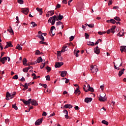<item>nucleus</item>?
Here are the masks:
<instances>
[{
  "label": "nucleus",
  "instance_id": "1",
  "mask_svg": "<svg viewBox=\"0 0 126 126\" xmlns=\"http://www.w3.org/2000/svg\"><path fill=\"white\" fill-rule=\"evenodd\" d=\"M63 18V16L61 15V14H59V15L58 17L56 15L51 17L48 20V23H51V25H54L55 23H56V19L57 21L62 20Z\"/></svg>",
  "mask_w": 126,
  "mask_h": 126
},
{
  "label": "nucleus",
  "instance_id": "2",
  "mask_svg": "<svg viewBox=\"0 0 126 126\" xmlns=\"http://www.w3.org/2000/svg\"><path fill=\"white\" fill-rule=\"evenodd\" d=\"M15 94H16V93L15 92H14L12 94H9V93H7L6 95V99L8 100H10V99H12L14 97V95H15Z\"/></svg>",
  "mask_w": 126,
  "mask_h": 126
},
{
  "label": "nucleus",
  "instance_id": "3",
  "mask_svg": "<svg viewBox=\"0 0 126 126\" xmlns=\"http://www.w3.org/2000/svg\"><path fill=\"white\" fill-rule=\"evenodd\" d=\"M91 70L92 71V73H97V71H99V69L97 68V65H92L91 66Z\"/></svg>",
  "mask_w": 126,
  "mask_h": 126
},
{
  "label": "nucleus",
  "instance_id": "4",
  "mask_svg": "<svg viewBox=\"0 0 126 126\" xmlns=\"http://www.w3.org/2000/svg\"><path fill=\"white\" fill-rule=\"evenodd\" d=\"M21 11L23 13H24V14H26L27 15L28 14V13L29 12V8H22L21 9Z\"/></svg>",
  "mask_w": 126,
  "mask_h": 126
},
{
  "label": "nucleus",
  "instance_id": "5",
  "mask_svg": "<svg viewBox=\"0 0 126 126\" xmlns=\"http://www.w3.org/2000/svg\"><path fill=\"white\" fill-rule=\"evenodd\" d=\"M21 101H22L23 103H24L25 105H30V104L31 103V101H32V99L30 98L28 100L21 99Z\"/></svg>",
  "mask_w": 126,
  "mask_h": 126
},
{
  "label": "nucleus",
  "instance_id": "6",
  "mask_svg": "<svg viewBox=\"0 0 126 126\" xmlns=\"http://www.w3.org/2000/svg\"><path fill=\"white\" fill-rule=\"evenodd\" d=\"M105 96H106V94H105L103 96V94H100L99 97V100L100 102H105V101H106V98L105 97Z\"/></svg>",
  "mask_w": 126,
  "mask_h": 126
},
{
  "label": "nucleus",
  "instance_id": "7",
  "mask_svg": "<svg viewBox=\"0 0 126 126\" xmlns=\"http://www.w3.org/2000/svg\"><path fill=\"white\" fill-rule=\"evenodd\" d=\"M63 62H56L55 65L56 68H58V67H61L62 65H63Z\"/></svg>",
  "mask_w": 126,
  "mask_h": 126
},
{
  "label": "nucleus",
  "instance_id": "8",
  "mask_svg": "<svg viewBox=\"0 0 126 126\" xmlns=\"http://www.w3.org/2000/svg\"><path fill=\"white\" fill-rule=\"evenodd\" d=\"M43 122V118H41L40 119H38L35 122V125L36 126H40L41 124H42Z\"/></svg>",
  "mask_w": 126,
  "mask_h": 126
},
{
  "label": "nucleus",
  "instance_id": "9",
  "mask_svg": "<svg viewBox=\"0 0 126 126\" xmlns=\"http://www.w3.org/2000/svg\"><path fill=\"white\" fill-rule=\"evenodd\" d=\"M5 61H7V58H6V57H4L2 58L0 57V62L2 63L3 64L5 63Z\"/></svg>",
  "mask_w": 126,
  "mask_h": 126
},
{
  "label": "nucleus",
  "instance_id": "10",
  "mask_svg": "<svg viewBox=\"0 0 126 126\" xmlns=\"http://www.w3.org/2000/svg\"><path fill=\"white\" fill-rule=\"evenodd\" d=\"M94 52L96 55H99L100 54V49L98 46H96L94 48Z\"/></svg>",
  "mask_w": 126,
  "mask_h": 126
},
{
  "label": "nucleus",
  "instance_id": "11",
  "mask_svg": "<svg viewBox=\"0 0 126 126\" xmlns=\"http://www.w3.org/2000/svg\"><path fill=\"white\" fill-rule=\"evenodd\" d=\"M81 92L79 91V86H78V88L75 90L74 94L75 95H80Z\"/></svg>",
  "mask_w": 126,
  "mask_h": 126
},
{
  "label": "nucleus",
  "instance_id": "12",
  "mask_svg": "<svg viewBox=\"0 0 126 126\" xmlns=\"http://www.w3.org/2000/svg\"><path fill=\"white\" fill-rule=\"evenodd\" d=\"M31 103L32 105V106H38V103L37 102V101L35 99H32Z\"/></svg>",
  "mask_w": 126,
  "mask_h": 126
},
{
  "label": "nucleus",
  "instance_id": "13",
  "mask_svg": "<svg viewBox=\"0 0 126 126\" xmlns=\"http://www.w3.org/2000/svg\"><path fill=\"white\" fill-rule=\"evenodd\" d=\"M106 22L107 23H112V24H115L117 22H116V20H115L114 19H111L110 20H107Z\"/></svg>",
  "mask_w": 126,
  "mask_h": 126
},
{
  "label": "nucleus",
  "instance_id": "14",
  "mask_svg": "<svg viewBox=\"0 0 126 126\" xmlns=\"http://www.w3.org/2000/svg\"><path fill=\"white\" fill-rule=\"evenodd\" d=\"M120 51L122 53H123V52H125V53H126V46H121Z\"/></svg>",
  "mask_w": 126,
  "mask_h": 126
},
{
  "label": "nucleus",
  "instance_id": "15",
  "mask_svg": "<svg viewBox=\"0 0 126 126\" xmlns=\"http://www.w3.org/2000/svg\"><path fill=\"white\" fill-rule=\"evenodd\" d=\"M92 98L91 97H86L85 99V102H86V103H89V102H91V101H92Z\"/></svg>",
  "mask_w": 126,
  "mask_h": 126
},
{
  "label": "nucleus",
  "instance_id": "16",
  "mask_svg": "<svg viewBox=\"0 0 126 126\" xmlns=\"http://www.w3.org/2000/svg\"><path fill=\"white\" fill-rule=\"evenodd\" d=\"M36 10L39 12V15H42L43 14V9L40 8H36Z\"/></svg>",
  "mask_w": 126,
  "mask_h": 126
},
{
  "label": "nucleus",
  "instance_id": "17",
  "mask_svg": "<svg viewBox=\"0 0 126 126\" xmlns=\"http://www.w3.org/2000/svg\"><path fill=\"white\" fill-rule=\"evenodd\" d=\"M66 73H67V71H63L61 72V76H62V77H64L65 75H66Z\"/></svg>",
  "mask_w": 126,
  "mask_h": 126
},
{
  "label": "nucleus",
  "instance_id": "18",
  "mask_svg": "<svg viewBox=\"0 0 126 126\" xmlns=\"http://www.w3.org/2000/svg\"><path fill=\"white\" fill-rule=\"evenodd\" d=\"M23 63L24 65H25L27 66V65H28V63H27V59L26 58H24L23 59Z\"/></svg>",
  "mask_w": 126,
  "mask_h": 126
},
{
  "label": "nucleus",
  "instance_id": "19",
  "mask_svg": "<svg viewBox=\"0 0 126 126\" xmlns=\"http://www.w3.org/2000/svg\"><path fill=\"white\" fill-rule=\"evenodd\" d=\"M64 108H65V109H71L72 108V105L71 104H65L64 106Z\"/></svg>",
  "mask_w": 126,
  "mask_h": 126
},
{
  "label": "nucleus",
  "instance_id": "20",
  "mask_svg": "<svg viewBox=\"0 0 126 126\" xmlns=\"http://www.w3.org/2000/svg\"><path fill=\"white\" fill-rule=\"evenodd\" d=\"M125 70H126V69L123 68L121 70L119 71L118 74L119 76L121 77V75H123V73H124V71H125Z\"/></svg>",
  "mask_w": 126,
  "mask_h": 126
},
{
  "label": "nucleus",
  "instance_id": "21",
  "mask_svg": "<svg viewBox=\"0 0 126 126\" xmlns=\"http://www.w3.org/2000/svg\"><path fill=\"white\" fill-rule=\"evenodd\" d=\"M36 62V63H41V62H43V59H42V57H39L38 58H37Z\"/></svg>",
  "mask_w": 126,
  "mask_h": 126
},
{
  "label": "nucleus",
  "instance_id": "22",
  "mask_svg": "<svg viewBox=\"0 0 126 126\" xmlns=\"http://www.w3.org/2000/svg\"><path fill=\"white\" fill-rule=\"evenodd\" d=\"M101 123H102V124H103V125H105L106 126L109 125V122H108L106 120H102Z\"/></svg>",
  "mask_w": 126,
  "mask_h": 126
},
{
  "label": "nucleus",
  "instance_id": "23",
  "mask_svg": "<svg viewBox=\"0 0 126 126\" xmlns=\"http://www.w3.org/2000/svg\"><path fill=\"white\" fill-rule=\"evenodd\" d=\"M8 31L9 32V33H12V35H14V32H13V30H12L11 27H10V29L8 30Z\"/></svg>",
  "mask_w": 126,
  "mask_h": 126
},
{
  "label": "nucleus",
  "instance_id": "24",
  "mask_svg": "<svg viewBox=\"0 0 126 126\" xmlns=\"http://www.w3.org/2000/svg\"><path fill=\"white\" fill-rule=\"evenodd\" d=\"M29 69H30V67H26L23 69V71H24V72H28Z\"/></svg>",
  "mask_w": 126,
  "mask_h": 126
},
{
  "label": "nucleus",
  "instance_id": "25",
  "mask_svg": "<svg viewBox=\"0 0 126 126\" xmlns=\"http://www.w3.org/2000/svg\"><path fill=\"white\" fill-rule=\"evenodd\" d=\"M87 45L88 46H94V42H91V41H89L87 42Z\"/></svg>",
  "mask_w": 126,
  "mask_h": 126
},
{
  "label": "nucleus",
  "instance_id": "26",
  "mask_svg": "<svg viewBox=\"0 0 126 126\" xmlns=\"http://www.w3.org/2000/svg\"><path fill=\"white\" fill-rule=\"evenodd\" d=\"M39 85L40 86H42V87H44V88H48V86H47V84L39 83Z\"/></svg>",
  "mask_w": 126,
  "mask_h": 126
},
{
  "label": "nucleus",
  "instance_id": "27",
  "mask_svg": "<svg viewBox=\"0 0 126 126\" xmlns=\"http://www.w3.org/2000/svg\"><path fill=\"white\" fill-rule=\"evenodd\" d=\"M12 107L15 110H18V108L16 106V104L12 105Z\"/></svg>",
  "mask_w": 126,
  "mask_h": 126
},
{
  "label": "nucleus",
  "instance_id": "28",
  "mask_svg": "<svg viewBox=\"0 0 126 126\" xmlns=\"http://www.w3.org/2000/svg\"><path fill=\"white\" fill-rule=\"evenodd\" d=\"M114 19H115V20H116V21H118V22L121 21V19H120V17L118 16L114 17Z\"/></svg>",
  "mask_w": 126,
  "mask_h": 126
},
{
  "label": "nucleus",
  "instance_id": "29",
  "mask_svg": "<svg viewBox=\"0 0 126 126\" xmlns=\"http://www.w3.org/2000/svg\"><path fill=\"white\" fill-rule=\"evenodd\" d=\"M6 44L9 47H13V45H12V44H11V42H7Z\"/></svg>",
  "mask_w": 126,
  "mask_h": 126
},
{
  "label": "nucleus",
  "instance_id": "30",
  "mask_svg": "<svg viewBox=\"0 0 126 126\" xmlns=\"http://www.w3.org/2000/svg\"><path fill=\"white\" fill-rule=\"evenodd\" d=\"M66 48H67V46H63V49L61 51V53L65 52V49H66Z\"/></svg>",
  "mask_w": 126,
  "mask_h": 126
},
{
  "label": "nucleus",
  "instance_id": "31",
  "mask_svg": "<svg viewBox=\"0 0 126 126\" xmlns=\"http://www.w3.org/2000/svg\"><path fill=\"white\" fill-rule=\"evenodd\" d=\"M48 13H49L51 16L54 15V14H55L54 11H49L48 12Z\"/></svg>",
  "mask_w": 126,
  "mask_h": 126
},
{
  "label": "nucleus",
  "instance_id": "32",
  "mask_svg": "<svg viewBox=\"0 0 126 126\" xmlns=\"http://www.w3.org/2000/svg\"><path fill=\"white\" fill-rule=\"evenodd\" d=\"M88 91H90L91 92L93 93L94 92V89H93L92 87H91L88 89Z\"/></svg>",
  "mask_w": 126,
  "mask_h": 126
},
{
  "label": "nucleus",
  "instance_id": "33",
  "mask_svg": "<svg viewBox=\"0 0 126 126\" xmlns=\"http://www.w3.org/2000/svg\"><path fill=\"white\" fill-rule=\"evenodd\" d=\"M31 24L32 25V27H36V26H37V24L34 22H32Z\"/></svg>",
  "mask_w": 126,
  "mask_h": 126
},
{
  "label": "nucleus",
  "instance_id": "34",
  "mask_svg": "<svg viewBox=\"0 0 126 126\" xmlns=\"http://www.w3.org/2000/svg\"><path fill=\"white\" fill-rule=\"evenodd\" d=\"M18 2L20 3V4H23L24 1H23V0H18Z\"/></svg>",
  "mask_w": 126,
  "mask_h": 126
},
{
  "label": "nucleus",
  "instance_id": "35",
  "mask_svg": "<svg viewBox=\"0 0 126 126\" xmlns=\"http://www.w3.org/2000/svg\"><path fill=\"white\" fill-rule=\"evenodd\" d=\"M27 83H26L25 84V85H23V87H24V88H26V89H28V85H27Z\"/></svg>",
  "mask_w": 126,
  "mask_h": 126
},
{
  "label": "nucleus",
  "instance_id": "36",
  "mask_svg": "<svg viewBox=\"0 0 126 126\" xmlns=\"http://www.w3.org/2000/svg\"><path fill=\"white\" fill-rule=\"evenodd\" d=\"M18 46H16V49H18V50H22V47L19 45V44L17 45Z\"/></svg>",
  "mask_w": 126,
  "mask_h": 126
},
{
  "label": "nucleus",
  "instance_id": "37",
  "mask_svg": "<svg viewBox=\"0 0 126 126\" xmlns=\"http://www.w3.org/2000/svg\"><path fill=\"white\" fill-rule=\"evenodd\" d=\"M46 80H47L48 81H50V80H51V78H50V75H47L46 76Z\"/></svg>",
  "mask_w": 126,
  "mask_h": 126
},
{
  "label": "nucleus",
  "instance_id": "38",
  "mask_svg": "<svg viewBox=\"0 0 126 126\" xmlns=\"http://www.w3.org/2000/svg\"><path fill=\"white\" fill-rule=\"evenodd\" d=\"M46 69L47 72H50V71H51V67L47 66L46 67Z\"/></svg>",
  "mask_w": 126,
  "mask_h": 126
},
{
  "label": "nucleus",
  "instance_id": "39",
  "mask_svg": "<svg viewBox=\"0 0 126 126\" xmlns=\"http://www.w3.org/2000/svg\"><path fill=\"white\" fill-rule=\"evenodd\" d=\"M88 26H89L90 28H93V27H94V24H90L88 25Z\"/></svg>",
  "mask_w": 126,
  "mask_h": 126
},
{
  "label": "nucleus",
  "instance_id": "40",
  "mask_svg": "<svg viewBox=\"0 0 126 126\" xmlns=\"http://www.w3.org/2000/svg\"><path fill=\"white\" fill-rule=\"evenodd\" d=\"M36 63H37V62H34L33 63H28V65H32V64H36Z\"/></svg>",
  "mask_w": 126,
  "mask_h": 126
},
{
  "label": "nucleus",
  "instance_id": "41",
  "mask_svg": "<svg viewBox=\"0 0 126 126\" xmlns=\"http://www.w3.org/2000/svg\"><path fill=\"white\" fill-rule=\"evenodd\" d=\"M79 52H80L79 50H78L76 52L75 55V56L76 57V58H78V57H79L78 54H79Z\"/></svg>",
  "mask_w": 126,
  "mask_h": 126
},
{
  "label": "nucleus",
  "instance_id": "42",
  "mask_svg": "<svg viewBox=\"0 0 126 126\" xmlns=\"http://www.w3.org/2000/svg\"><path fill=\"white\" fill-rule=\"evenodd\" d=\"M73 39H74V36H71L70 37H69V41L70 42H71V41H72L73 40Z\"/></svg>",
  "mask_w": 126,
  "mask_h": 126
},
{
  "label": "nucleus",
  "instance_id": "43",
  "mask_svg": "<svg viewBox=\"0 0 126 126\" xmlns=\"http://www.w3.org/2000/svg\"><path fill=\"white\" fill-rule=\"evenodd\" d=\"M43 41V40L40 41L39 44H43L44 45H47V42H44Z\"/></svg>",
  "mask_w": 126,
  "mask_h": 126
},
{
  "label": "nucleus",
  "instance_id": "44",
  "mask_svg": "<svg viewBox=\"0 0 126 126\" xmlns=\"http://www.w3.org/2000/svg\"><path fill=\"white\" fill-rule=\"evenodd\" d=\"M85 37H86V39H89V34H88L87 33H85Z\"/></svg>",
  "mask_w": 126,
  "mask_h": 126
},
{
  "label": "nucleus",
  "instance_id": "45",
  "mask_svg": "<svg viewBox=\"0 0 126 126\" xmlns=\"http://www.w3.org/2000/svg\"><path fill=\"white\" fill-rule=\"evenodd\" d=\"M118 36H119V37H123V36H124V32H123L122 34H121V32H119L117 34Z\"/></svg>",
  "mask_w": 126,
  "mask_h": 126
},
{
  "label": "nucleus",
  "instance_id": "46",
  "mask_svg": "<svg viewBox=\"0 0 126 126\" xmlns=\"http://www.w3.org/2000/svg\"><path fill=\"white\" fill-rule=\"evenodd\" d=\"M13 79H18V75H15L13 77Z\"/></svg>",
  "mask_w": 126,
  "mask_h": 126
},
{
  "label": "nucleus",
  "instance_id": "47",
  "mask_svg": "<svg viewBox=\"0 0 126 126\" xmlns=\"http://www.w3.org/2000/svg\"><path fill=\"white\" fill-rule=\"evenodd\" d=\"M40 39V40H41V41H45V38H44V36L42 35H41Z\"/></svg>",
  "mask_w": 126,
  "mask_h": 126
},
{
  "label": "nucleus",
  "instance_id": "48",
  "mask_svg": "<svg viewBox=\"0 0 126 126\" xmlns=\"http://www.w3.org/2000/svg\"><path fill=\"white\" fill-rule=\"evenodd\" d=\"M21 61H22V57H20L19 62H16L17 63H21Z\"/></svg>",
  "mask_w": 126,
  "mask_h": 126
},
{
  "label": "nucleus",
  "instance_id": "49",
  "mask_svg": "<svg viewBox=\"0 0 126 126\" xmlns=\"http://www.w3.org/2000/svg\"><path fill=\"white\" fill-rule=\"evenodd\" d=\"M35 55H40V51H39V50H36V51H35Z\"/></svg>",
  "mask_w": 126,
  "mask_h": 126
},
{
  "label": "nucleus",
  "instance_id": "50",
  "mask_svg": "<svg viewBox=\"0 0 126 126\" xmlns=\"http://www.w3.org/2000/svg\"><path fill=\"white\" fill-rule=\"evenodd\" d=\"M63 79H66V81L65 82L66 84H67L68 83V82H69V80L66 79V78H63Z\"/></svg>",
  "mask_w": 126,
  "mask_h": 126
},
{
  "label": "nucleus",
  "instance_id": "51",
  "mask_svg": "<svg viewBox=\"0 0 126 126\" xmlns=\"http://www.w3.org/2000/svg\"><path fill=\"white\" fill-rule=\"evenodd\" d=\"M43 66H42V65L40 66V68L42 69L43 68H44V67H45V65H46V63H42Z\"/></svg>",
  "mask_w": 126,
  "mask_h": 126
},
{
  "label": "nucleus",
  "instance_id": "52",
  "mask_svg": "<svg viewBox=\"0 0 126 126\" xmlns=\"http://www.w3.org/2000/svg\"><path fill=\"white\" fill-rule=\"evenodd\" d=\"M32 76H33V79H36V74L32 73Z\"/></svg>",
  "mask_w": 126,
  "mask_h": 126
},
{
  "label": "nucleus",
  "instance_id": "53",
  "mask_svg": "<svg viewBox=\"0 0 126 126\" xmlns=\"http://www.w3.org/2000/svg\"><path fill=\"white\" fill-rule=\"evenodd\" d=\"M54 29H56V27L53 26L51 28L50 31H53V30H54Z\"/></svg>",
  "mask_w": 126,
  "mask_h": 126
},
{
  "label": "nucleus",
  "instance_id": "54",
  "mask_svg": "<svg viewBox=\"0 0 126 126\" xmlns=\"http://www.w3.org/2000/svg\"><path fill=\"white\" fill-rule=\"evenodd\" d=\"M113 3V0H110L108 2V5H111Z\"/></svg>",
  "mask_w": 126,
  "mask_h": 126
},
{
  "label": "nucleus",
  "instance_id": "55",
  "mask_svg": "<svg viewBox=\"0 0 126 126\" xmlns=\"http://www.w3.org/2000/svg\"><path fill=\"white\" fill-rule=\"evenodd\" d=\"M57 53H58V57L59 58V57H61V54H62V52L58 51L57 52Z\"/></svg>",
  "mask_w": 126,
  "mask_h": 126
},
{
  "label": "nucleus",
  "instance_id": "56",
  "mask_svg": "<svg viewBox=\"0 0 126 126\" xmlns=\"http://www.w3.org/2000/svg\"><path fill=\"white\" fill-rule=\"evenodd\" d=\"M60 7H61V4H57V5H56V9H57V8H60Z\"/></svg>",
  "mask_w": 126,
  "mask_h": 126
},
{
  "label": "nucleus",
  "instance_id": "57",
  "mask_svg": "<svg viewBox=\"0 0 126 126\" xmlns=\"http://www.w3.org/2000/svg\"><path fill=\"white\" fill-rule=\"evenodd\" d=\"M64 114H65V115H68V112L66 110H64L63 111Z\"/></svg>",
  "mask_w": 126,
  "mask_h": 126
},
{
  "label": "nucleus",
  "instance_id": "58",
  "mask_svg": "<svg viewBox=\"0 0 126 126\" xmlns=\"http://www.w3.org/2000/svg\"><path fill=\"white\" fill-rule=\"evenodd\" d=\"M104 87H105V85H102L101 86H100V88H101V89L102 90V91H103V90H104Z\"/></svg>",
  "mask_w": 126,
  "mask_h": 126
},
{
  "label": "nucleus",
  "instance_id": "59",
  "mask_svg": "<svg viewBox=\"0 0 126 126\" xmlns=\"http://www.w3.org/2000/svg\"><path fill=\"white\" fill-rule=\"evenodd\" d=\"M43 117H46L47 116V113L46 112L44 111L42 114Z\"/></svg>",
  "mask_w": 126,
  "mask_h": 126
},
{
  "label": "nucleus",
  "instance_id": "60",
  "mask_svg": "<svg viewBox=\"0 0 126 126\" xmlns=\"http://www.w3.org/2000/svg\"><path fill=\"white\" fill-rule=\"evenodd\" d=\"M114 68L115 69H118V70L121 69L120 68H119V67H117L116 65H114Z\"/></svg>",
  "mask_w": 126,
  "mask_h": 126
},
{
  "label": "nucleus",
  "instance_id": "61",
  "mask_svg": "<svg viewBox=\"0 0 126 126\" xmlns=\"http://www.w3.org/2000/svg\"><path fill=\"white\" fill-rule=\"evenodd\" d=\"M85 87H86V86L85 85H84V87H83L84 91H85V92H87L88 91V90H86Z\"/></svg>",
  "mask_w": 126,
  "mask_h": 126
},
{
  "label": "nucleus",
  "instance_id": "62",
  "mask_svg": "<svg viewBox=\"0 0 126 126\" xmlns=\"http://www.w3.org/2000/svg\"><path fill=\"white\" fill-rule=\"evenodd\" d=\"M62 2H63V3H64L65 4H66V3H67V1H66V0H63Z\"/></svg>",
  "mask_w": 126,
  "mask_h": 126
},
{
  "label": "nucleus",
  "instance_id": "63",
  "mask_svg": "<svg viewBox=\"0 0 126 126\" xmlns=\"http://www.w3.org/2000/svg\"><path fill=\"white\" fill-rule=\"evenodd\" d=\"M20 80L21 81H22V82H24V81H25V78H24V77H23Z\"/></svg>",
  "mask_w": 126,
  "mask_h": 126
},
{
  "label": "nucleus",
  "instance_id": "64",
  "mask_svg": "<svg viewBox=\"0 0 126 126\" xmlns=\"http://www.w3.org/2000/svg\"><path fill=\"white\" fill-rule=\"evenodd\" d=\"M74 109H75V110H79V107L77 106H75L74 107Z\"/></svg>",
  "mask_w": 126,
  "mask_h": 126
}]
</instances>
